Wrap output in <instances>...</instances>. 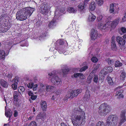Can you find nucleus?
Instances as JSON below:
<instances>
[{
	"mask_svg": "<svg viewBox=\"0 0 126 126\" xmlns=\"http://www.w3.org/2000/svg\"><path fill=\"white\" fill-rule=\"evenodd\" d=\"M72 113L74 116L72 122L74 126H80L85 123V114L81 109L75 108L73 111Z\"/></svg>",
	"mask_w": 126,
	"mask_h": 126,
	"instance_id": "nucleus-1",
	"label": "nucleus"
},
{
	"mask_svg": "<svg viewBox=\"0 0 126 126\" xmlns=\"http://www.w3.org/2000/svg\"><path fill=\"white\" fill-rule=\"evenodd\" d=\"M35 10L34 8L27 7L23 8L18 11L16 15L17 19L20 21H23L29 18Z\"/></svg>",
	"mask_w": 126,
	"mask_h": 126,
	"instance_id": "nucleus-2",
	"label": "nucleus"
},
{
	"mask_svg": "<svg viewBox=\"0 0 126 126\" xmlns=\"http://www.w3.org/2000/svg\"><path fill=\"white\" fill-rule=\"evenodd\" d=\"M98 112L101 115L105 116L111 109L110 106L106 103L102 104L98 108Z\"/></svg>",
	"mask_w": 126,
	"mask_h": 126,
	"instance_id": "nucleus-3",
	"label": "nucleus"
},
{
	"mask_svg": "<svg viewBox=\"0 0 126 126\" xmlns=\"http://www.w3.org/2000/svg\"><path fill=\"white\" fill-rule=\"evenodd\" d=\"M49 77L51 78L52 83L55 85H60L62 83L61 80L57 75L52 72L48 74Z\"/></svg>",
	"mask_w": 126,
	"mask_h": 126,
	"instance_id": "nucleus-4",
	"label": "nucleus"
},
{
	"mask_svg": "<svg viewBox=\"0 0 126 126\" xmlns=\"http://www.w3.org/2000/svg\"><path fill=\"white\" fill-rule=\"evenodd\" d=\"M118 118L114 115H110L106 120V126H115L117 123Z\"/></svg>",
	"mask_w": 126,
	"mask_h": 126,
	"instance_id": "nucleus-5",
	"label": "nucleus"
},
{
	"mask_svg": "<svg viewBox=\"0 0 126 126\" xmlns=\"http://www.w3.org/2000/svg\"><path fill=\"white\" fill-rule=\"evenodd\" d=\"M40 13L42 14L46 15L48 13L50 8L49 5L46 3L42 4L40 5Z\"/></svg>",
	"mask_w": 126,
	"mask_h": 126,
	"instance_id": "nucleus-6",
	"label": "nucleus"
},
{
	"mask_svg": "<svg viewBox=\"0 0 126 126\" xmlns=\"http://www.w3.org/2000/svg\"><path fill=\"white\" fill-rule=\"evenodd\" d=\"M27 86L29 88L31 89L33 87V91L36 90L37 89V84L34 85V83L31 80H29L28 79H27Z\"/></svg>",
	"mask_w": 126,
	"mask_h": 126,
	"instance_id": "nucleus-7",
	"label": "nucleus"
},
{
	"mask_svg": "<svg viewBox=\"0 0 126 126\" xmlns=\"http://www.w3.org/2000/svg\"><path fill=\"white\" fill-rule=\"evenodd\" d=\"M47 117V115L46 112H41L37 115L36 121H39L40 119H41L42 120H44Z\"/></svg>",
	"mask_w": 126,
	"mask_h": 126,
	"instance_id": "nucleus-8",
	"label": "nucleus"
},
{
	"mask_svg": "<svg viewBox=\"0 0 126 126\" xmlns=\"http://www.w3.org/2000/svg\"><path fill=\"white\" fill-rule=\"evenodd\" d=\"M91 37L92 40H94L96 39L98 36V33L97 30L94 29L91 30Z\"/></svg>",
	"mask_w": 126,
	"mask_h": 126,
	"instance_id": "nucleus-9",
	"label": "nucleus"
},
{
	"mask_svg": "<svg viewBox=\"0 0 126 126\" xmlns=\"http://www.w3.org/2000/svg\"><path fill=\"white\" fill-rule=\"evenodd\" d=\"M1 21H0V32H6L9 29V28L6 26L4 23H1Z\"/></svg>",
	"mask_w": 126,
	"mask_h": 126,
	"instance_id": "nucleus-10",
	"label": "nucleus"
},
{
	"mask_svg": "<svg viewBox=\"0 0 126 126\" xmlns=\"http://www.w3.org/2000/svg\"><path fill=\"white\" fill-rule=\"evenodd\" d=\"M13 94L14 101L16 102H18L19 100L18 98V96H19L20 94H21L20 91H19V90H18L17 91H14L13 93Z\"/></svg>",
	"mask_w": 126,
	"mask_h": 126,
	"instance_id": "nucleus-11",
	"label": "nucleus"
},
{
	"mask_svg": "<svg viewBox=\"0 0 126 126\" xmlns=\"http://www.w3.org/2000/svg\"><path fill=\"white\" fill-rule=\"evenodd\" d=\"M125 112L124 110H122L121 114L120 121L119 123L120 125H121L126 121V117L125 116Z\"/></svg>",
	"mask_w": 126,
	"mask_h": 126,
	"instance_id": "nucleus-12",
	"label": "nucleus"
},
{
	"mask_svg": "<svg viewBox=\"0 0 126 126\" xmlns=\"http://www.w3.org/2000/svg\"><path fill=\"white\" fill-rule=\"evenodd\" d=\"M57 20L56 19L54 18L49 23L48 26L49 28L53 29L56 26L57 22Z\"/></svg>",
	"mask_w": 126,
	"mask_h": 126,
	"instance_id": "nucleus-13",
	"label": "nucleus"
},
{
	"mask_svg": "<svg viewBox=\"0 0 126 126\" xmlns=\"http://www.w3.org/2000/svg\"><path fill=\"white\" fill-rule=\"evenodd\" d=\"M113 70V69L111 66H108L105 67L103 69V72L105 74H107L111 72Z\"/></svg>",
	"mask_w": 126,
	"mask_h": 126,
	"instance_id": "nucleus-14",
	"label": "nucleus"
},
{
	"mask_svg": "<svg viewBox=\"0 0 126 126\" xmlns=\"http://www.w3.org/2000/svg\"><path fill=\"white\" fill-rule=\"evenodd\" d=\"M117 41L120 45H124L126 42L125 40L122 37L120 36H117L116 39Z\"/></svg>",
	"mask_w": 126,
	"mask_h": 126,
	"instance_id": "nucleus-15",
	"label": "nucleus"
},
{
	"mask_svg": "<svg viewBox=\"0 0 126 126\" xmlns=\"http://www.w3.org/2000/svg\"><path fill=\"white\" fill-rule=\"evenodd\" d=\"M74 93L73 91H72L71 92L68 91V92L64 100H66L69 98H72L75 97V96H74Z\"/></svg>",
	"mask_w": 126,
	"mask_h": 126,
	"instance_id": "nucleus-16",
	"label": "nucleus"
},
{
	"mask_svg": "<svg viewBox=\"0 0 126 126\" xmlns=\"http://www.w3.org/2000/svg\"><path fill=\"white\" fill-rule=\"evenodd\" d=\"M41 107L42 110L43 111H45L46 110L47 108V104L46 102L45 101L42 100L41 101Z\"/></svg>",
	"mask_w": 126,
	"mask_h": 126,
	"instance_id": "nucleus-17",
	"label": "nucleus"
},
{
	"mask_svg": "<svg viewBox=\"0 0 126 126\" xmlns=\"http://www.w3.org/2000/svg\"><path fill=\"white\" fill-rule=\"evenodd\" d=\"M120 18H118L112 22L110 23L111 27H116L120 21Z\"/></svg>",
	"mask_w": 126,
	"mask_h": 126,
	"instance_id": "nucleus-18",
	"label": "nucleus"
},
{
	"mask_svg": "<svg viewBox=\"0 0 126 126\" xmlns=\"http://www.w3.org/2000/svg\"><path fill=\"white\" fill-rule=\"evenodd\" d=\"M86 6V5L83 3H81L79 4L78 5V10L79 11H84L85 10V7Z\"/></svg>",
	"mask_w": 126,
	"mask_h": 126,
	"instance_id": "nucleus-19",
	"label": "nucleus"
},
{
	"mask_svg": "<svg viewBox=\"0 0 126 126\" xmlns=\"http://www.w3.org/2000/svg\"><path fill=\"white\" fill-rule=\"evenodd\" d=\"M0 83L1 85L4 87L6 88L8 86V84L7 82L3 79H0Z\"/></svg>",
	"mask_w": 126,
	"mask_h": 126,
	"instance_id": "nucleus-20",
	"label": "nucleus"
},
{
	"mask_svg": "<svg viewBox=\"0 0 126 126\" xmlns=\"http://www.w3.org/2000/svg\"><path fill=\"white\" fill-rule=\"evenodd\" d=\"M96 18V16L94 14L91 13L89 15L88 19L89 21L92 22Z\"/></svg>",
	"mask_w": 126,
	"mask_h": 126,
	"instance_id": "nucleus-21",
	"label": "nucleus"
},
{
	"mask_svg": "<svg viewBox=\"0 0 126 126\" xmlns=\"http://www.w3.org/2000/svg\"><path fill=\"white\" fill-rule=\"evenodd\" d=\"M6 107H5V115L7 117L10 118L12 114V111L10 109H9L8 111H7L6 110Z\"/></svg>",
	"mask_w": 126,
	"mask_h": 126,
	"instance_id": "nucleus-22",
	"label": "nucleus"
},
{
	"mask_svg": "<svg viewBox=\"0 0 126 126\" xmlns=\"http://www.w3.org/2000/svg\"><path fill=\"white\" fill-rule=\"evenodd\" d=\"M121 75L120 76L121 80H124L126 77V73L124 71H121L120 72Z\"/></svg>",
	"mask_w": 126,
	"mask_h": 126,
	"instance_id": "nucleus-23",
	"label": "nucleus"
},
{
	"mask_svg": "<svg viewBox=\"0 0 126 126\" xmlns=\"http://www.w3.org/2000/svg\"><path fill=\"white\" fill-rule=\"evenodd\" d=\"M6 54L5 51L2 50H0V59H4L5 58V56L7 55V54L5 55Z\"/></svg>",
	"mask_w": 126,
	"mask_h": 126,
	"instance_id": "nucleus-24",
	"label": "nucleus"
},
{
	"mask_svg": "<svg viewBox=\"0 0 126 126\" xmlns=\"http://www.w3.org/2000/svg\"><path fill=\"white\" fill-rule=\"evenodd\" d=\"M61 13L60 12V11L58 10H56L55 13L54 18L57 20L59 17L61 15Z\"/></svg>",
	"mask_w": 126,
	"mask_h": 126,
	"instance_id": "nucleus-25",
	"label": "nucleus"
},
{
	"mask_svg": "<svg viewBox=\"0 0 126 126\" xmlns=\"http://www.w3.org/2000/svg\"><path fill=\"white\" fill-rule=\"evenodd\" d=\"M106 60L107 61L108 64L110 66H112L114 63L115 60H114L108 58L106 59Z\"/></svg>",
	"mask_w": 126,
	"mask_h": 126,
	"instance_id": "nucleus-26",
	"label": "nucleus"
},
{
	"mask_svg": "<svg viewBox=\"0 0 126 126\" xmlns=\"http://www.w3.org/2000/svg\"><path fill=\"white\" fill-rule=\"evenodd\" d=\"M95 2L93 1L91 2L89 6V9L91 11H94L95 8Z\"/></svg>",
	"mask_w": 126,
	"mask_h": 126,
	"instance_id": "nucleus-27",
	"label": "nucleus"
},
{
	"mask_svg": "<svg viewBox=\"0 0 126 126\" xmlns=\"http://www.w3.org/2000/svg\"><path fill=\"white\" fill-rule=\"evenodd\" d=\"M116 7L113 3L111 4L110 6V13H113L115 10Z\"/></svg>",
	"mask_w": 126,
	"mask_h": 126,
	"instance_id": "nucleus-28",
	"label": "nucleus"
},
{
	"mask_svg": "<svg viewBox=\"0 0 126 126\" xmlns=\"http://www.w3.org/2000/svg\"><path fill=\"white\" fill-rule=\"evenodd\" d=\"M82 91V90L80 89L73 91L74 96L75 97L77 96Z\"/></svg>",
	"mask_w": 126,
	"mask_h": 126,
	"instance_id": "nucleus-29",
	"label": "nucleus"
},
{
	"mask_svg": "<svg viewBox=\"0 0 126 126\" xmlns=\"http://www.w3.org/2000/svg\"><path fill=\"white\" fill-rule=\"evenodd\" d=\"M67 11L69 13H75L77 11L76 9H75L72 7H68V8Z\"/></svg>",
	"mask_w": 126,
	"mask_h": 126,
	"instance_id": "nucleus-30",
	"label": "nucleus"
},
{
	"mask_svg": "<svg viewBox=\"0 0 126 126\" xmlns=\"http://www.w3.org/2000/svg\"><path fill=\"white\" fill-rule=\"evenodd\" d=\"M123 90H119V91H117L116 93L115 96L119 95V97L123 98V95L122 94V93L123 92Z\"/></svg>",
	"mask_w": 126,
	"mask_h": 126,
	"instance_id": "nucleus-31",
	"label": "nucleus"
},
{
	"mask_svg": "<svg viewBox=\"0 0 126 126\" xmlns=\"http://www.w3.org/2000/svg\"><path fill=\"white\" fill-rule=\"evenodd\" d=\"M54 88V87L51 85H47L46 86V90L47 92H51Z\"/></svg>",
	"mask_w": 126,
	"mask_h": 126,
	"instance_id": "nucleus-32",
	"label": "nucleus"
},
{
	"mask_svg": "<svg viewBox=\"0 0 126 126\" xmlns=\"http://www.w3.org/2000/svg\"><path fill=\"white\" fill-rule=\"evenodd\" d=\"M69 71V69L67 67H66V68L63 69L62 70V72L63 73V77L65 76V75L68 73V72Z\"/></svg>",
	"mask_w": 126,
	"mask_h": 126,
	"instance_id": "nucleus-33",
	"label": "nucleus"
},
{
	"mask_svg": "<svg viewBox=\"0 0 126 126\" xmlns=\"http://www.w3.org/2000/svg\"><path fill=\"white\" fill-rule=\"evenodd\" d=\"M122 63L118 61H116L114 65L115 67H120L122 65Z\"/></svg>",
	"mask_w": 126,
	"mask_h": 126,
	"instance_id": "nucleus-34",
	"label": "nucleus"
},
{
	"mask_svg": "<svg viewBox=\"0 0 126 126\" xmlns=\"http://www.w3.org/2000/svg\"><path fill=\"white\" fill-rule=\"evenodd\" d=\"M126 32V29L125 28L123 27L121 28L120 30L119 31V33L122 35L125 34Z\"/></svg>",
	"mask_w": 126,
	"mask_h": 126,
	"instance_id": "nucleus-35",
	"label": "nucleus"
},
{
	"mask_svg": "<svg viewBox=\"0 0 126 126\" xmlns=\"http://www.w3.org/2000/svg\"><path fill=\"white\" fill-rule=\"evenodd\" d=\"M74 76L75 78H77L79 77L81 79L83 78V74L81 73H75L74 75Z\"/></svg>",
	"mask_w": 126,
	"mask_h": 126,
	"instance_id": "nucleus-36",
	"label": "nucleus"
},
{
	"mask_svg": "<svg viewBox=\"0 0 126 126\" xmlns=\"http://www.w3.org/2000/svg\"><path fill=\"white\" fill-rule=\"evenodd\" d=\"M46 32H42V34L41 35L39 39L41 40L43 39L44 37L46 36Z\"/></svg>",
	"mask_w": 126,
	"mask_h": 126,
	"instance_id": "nucleus-37",
	"label": "nucleus"
},
{
	"mask_svg": "<svg viewBox=\"0 0 126 126\" xmlns=\"http://www.w3.org/2000/svg\"><path fill=\"white\" fill-rule=\"evenodd\" d=\"M110 23L109 22H107L105 24H104V30L105 29L108 30L111 26Z\"/></svg>",
	"mask_w": 126,
	"mask_h": 126,
	"instance_id": "nucleus-38",
	"label": "nucleus"
},
{
	"mask_svg": "<svg viewBox=\"0 0 126 126\" xmlns=\"http://www.w3.org/2000/svg\"><path fill=\"white\" fill-rule=\"evenodd\" d=\"M96 3L99 6H100L103 3V0H95Z\"/></svg>",
	"mask_w": 126,
	"mask_h": 126,
	"instance_id": "nucleus-39",
	"label": "nucleus"
},
{
	"mask_svg": "<svg viewBox=\"0 0 126 126\" xmlns=\"http://www.w3.org/2000/svg\"><path fill=\"white\" fill-rule=\"evenodd\" d=\"M95 126H105V123L102 121H99L96 124Z\"/></svg>",
	"mask_w": 126,
	"mask_h": 126,
	"instance_id": "nucleus-40",
	"label": "nucleus"
},
{
	"mask_svg": "<svg viewBox=\"0 0 126 126\" xmlns=\"http://www.w3.org/2000/svg\"><path fill=\"white\" fill-rule=\"evenodd\" d=\"M111 47L112 49L114 51H116L117 49V47L115 43H111Z\"/></svg>",
	"mask_w": 126,
	"mask_h": 126,
	"instance_id": "nucleus-41",
	"label": "nucleus"
},
{
	"mask_svg": "<svg viewBox=\"0 0 126 126\" xmlns=\"http://www.w3.org/2000/svg\"><path fill=\"white\" fill-rule=\"evenodd\" d=\"M57 50L58 51V52L60 54L62 53H63L64 52L63 49L62 47H60V46L59 47L57 48Z\"/></svg>",
	"mask_w": 126,
	"mask_h": 126,
	"instance_id": "nucleus-42",
	"label": "nucleus"
},
{
	"mask_svg": "<svg viewBox=\"0 0 126 126\" xmlns=\"http://www.w3.org/2000/svg\"><path fill=\"white\" fill-rule=\"evenodd\" d=\"M104 24L101 22H100L99 24H98V28L99 29L104 30Z\"/></svg>",
	"mask_w": 126,
	"mask_h": 126,
	"instance_id": "nucleus-43",
	"label": "nucleus"
},
{
	"mask_svg": "<svg viewBox=\"0 0 126 126\" xmlns=\"http://www.w3.org/2000/svg\"><path fill=\"white\" fill-rule=\"evenodd\" d=\"M92 61L94 63H96L97 62L98 59L95 56H93L91 59Z\"/></svg>",
	"mask_w": 126,
	"mask_h": 126,
	"instance_id": "nucleus-44",
	"label": "nucleus"
},
{
	"mask_svg": "<svg viewBox=\"0 0 126 126\" xmlns=\"http://www.w3.org/2000/svg\"><path fill=\"white\" fill-rule=\"evenodd\" d=\"M36 122H35L34 121H32L29 125L28 126H36Z\"/></svg>",
	"mask_w": 126,
	"mask_h": 126,
	"instance_id": "nucleus-45",
	"label": "nucleus"
},
{
	"mask_svg": "<svg viewBox=\"0 0 126 126\" xmlns=\"http://www.w3.org/2000/svg\"><path fill=\"white\" fill-rule=\"evenodd\" d=\"M18 90H19V91H20V92L22 94L24 91L25 88L23 87L22 86H21L19 87Z\"/></svg>",
	"mask_w": 126,
	"mask_h": 126,
	"instance_id": "nucleus-46",
	"label": "nucleus"
},
{
	"mask_svg": "<svg viewBox=\"0 0 126 126\" xmlns=\"http://www.w3.org/2000/svg\"><path fill=\"white\" fill-rule=\"evenodd\" d=\"M88 67L87 66H85L81 68L79 70V72H82L83 71H84L86 69H87Z\"/></svg>",
	"mask_w": 126,
	"mask_h": 126,
	"instance_id": "nucleus-47",
	"label": "nucleus"
},
{
	"mask_svg": "<svg viewBox=\"0 0 126 126\" xmlns=\"http://www.w3.org/2000/svg\"><path fill=\"white\" fill-rule=\"evenodd\" d=\"M98 76L96 75H94V81L96 83L97 82V80L98 79Z\"/></svg>",
	"mask_w": 126,
	"mask_h": 126,
	"instance_id": "nucleus-48",
	"label": "nucleus"
},
{
	"mask_svg": "<svg viewBox=\"0 0 126 126\" xmlns=\"http://www.w3.org/2000/svg\"><path fill=\"white\" fill-rule=\"evenodd\" d=\"M92 77L90 75H89L87 79V82L88 83H91V80H92Z\"/></svg>",
	"mask_w": 126,
	"mask_h": 126,
	"instance_id": "nucleus-49",
	"label": "nucleus"
},
{
	"mask_svg": "<svg viewBox=\"0 0 126 126\" xmlns=\"http://www.w3.org/2000/svg\"><path fill=\"white\" fill-rule=\"evenodd\" d=\"M15 82H16L15 81ZM16 83H14L12 85V88L13 89L16 90L17 88V82H16Z\"/></svg>",
	"mask_w": 126,
	"mask_h": 126,
	"instance_id": "nucleus-50",
	"label": "nucleus"
},
{
	"mask_svg": "<svg viewBox=\"0 0 126 126\" xmlns=\"http://www.w3.org/2000/svg\"><path fill=\"white\" fill-rule=\"evenodd\" d=\"M57 43H59L60 45H62L64 44V43L63 40L60 39L57 41L56 42Z\"/></svg>",
	"mask_w": 126,
	"mask_h": 126,
	"instance_id": "nucleus-51",
	"label": "nucleus"
},
{
	"mask_svg": "<svg viewBox=\"0 0 126 126\" xmlns=\"http://www.w3.org/2000/svg\"><path fill=\"white\" fill-rule=\"evenodd\" d=\"M107 79L109 81V83L110 82V84H112L113 82H112V80L111 78L110 77H108Z\"/></svg>",
	"mask_w": 126,
	"mask_h": 126,
	"instance_id": "nucleus-52",
	"label": "nucleus"
},
{
	"mask_svg": "<svg viewBox=\"0 0 126 126\" xmlns=\"http://www.w3.org/2000/svg\"><path fill=\"white\" fill-rule=\"evenodd\" d=\"M23 44L21 45L22 46H27L28 45V44L27 41H23Z\"/></svg>",
	"mask_w": 126,
	"mask_h": 126,
	"instance_id": "nucleus-53",
	"label": "nucleus"
},
{
	"mask_svg": "<svg viewBox=\"0 0 126 126\" xmlns=\"http://www.w3.org/2000/svg\"><path fill=\"white\" fill-rule=\"evenodd\" d=\"M90 96L89 94L88 93H86L84 95V97L86 99H89Z\"/></svg>",
	"mask_w": 126,
	"mask_h": 126,
	"instance_id": "nucleus-54",
	"label": "nucleus"
},
{
	"mask_svg": "<svg viewBox=\"0 0 126 126\" xmlns=\"http://www.w3.org/2000/svg\"><path fill=\"white\" fill-rule=\"evenodd\" d=\"M100 64H98L96 65V67L94 68L93 71H94L97 70L99 68Z\"/></svg>",
	"mask_w": 126,
	"mask_h": 126,
	"instance_id": "nucleus-55",
	"label": "nucleus"
},
{
	"mask_svg": "<svg viewBox=\"0 0 126 126\" xmlns=\"http://www.w3.org/2000/svg\"><path fill=\"white\" fill-rule=\"evenodd\" d=\"M102 18V15H100L97 17V20L98 21H100L101 20Z\"/></svg>",
	"mask_w": 126,
	"mask_h": 126,
	"instance_id": "nucleus-56",
	"label": "nucleus"
},
{
	"mask_svg": "<svg viewBox=\"0 0 126 126\" xmlns=\"http://www.w3.org/2000/svg\"><path fill=\"white\" fill-rule=\"evenodd\" d=\"M111 43H115V37L114 36H113L111 38Z\"/></svg>",
	"mask_w": 126,
	"mask_h": 126,
	"instance_id": "nucleus-57",
	"label": "nucleus"
},
{
	"mask_svg": "<svg viewBox=\"0 0 126 126\" xmlns=\"http://www.w3.org/2000/svg\"><path fill=\"white\" fill-rule=\"evenodd\" d=\"M65 10V8L63 7L60 10V12L61 13H63Z\"/></svg>",
	"mask_w": 126,
	"mask_h": 126,
	"instance_id": "nucleus-58",
	"label": "nucleus"
},
{
	"mask_svg": "<svg viewBox=\"0 0 126 126\" xmlns=\"http://www.w3.org/2000/svg\"><path fill=\"white\" fill-rule=\"evenodd\" d=\"M36 96L32 95L31 96V98L33 100H35L36 98Z\"/></svg>",
	"mask_w": 126,
	"mask_h": 126,
	"instance_id": "nucleus-59",
	"label": "nucleus"
},
{
	"mask_svg": "<svg viewBox=\"0 0 126 126\" xmlns=\"http://www.w3.org/2000/svg\"><path fill=\"white\" fill-rule=\"evenodd\" d=\"M18 113L16 110H15L14 111V115L15 117H16Z\"/></svg>",
	"mask_w": 126,
	"mask_h": 126,
	"instance_id": "nucleus-60",
	"label": "nucleus"
},
{
	"mask_svg": "<svg viewBox=\"0 0 126 126\" xmlns=\"http://www.w3.org/2000/svg\"><path fill=\"white\" fill-rule=\"evenodd\" d=\"M122 19L124 21H126V13H125L124 16L122 18Z\"/></svg>",
	"mask_w": 126,
	"mask_h": 126,
	"instance_id": "nucleus-61",
	"label": "nucleus"
},
{
	"mask_svg": "<svg viewBox=\"0 0 126 126\" xmlns=\"http://www.w3.org/2000/svg\"><path fill=\"white\" fill-rule=\"evenodd\" d=\"M7 77L9 78H11L12 77V75L9 73H8L7 75Z\"/></svg>",
	"mask_w": 126,
	"mask_h": 126,
	"instance_id": "nucleus-62",
	"label": "nucleus"
},
{
	"mask_svg": "<svg viewBox=\"0 0 126 126\" xmlns=\"http://www.w3.org/2000/svg\"><path fill=\"white\" fill-rule=\"evenodd\" d=\"M28 94L29 96H31L33 94L31 91H29L28 92Z\"/></svg>",
	"mask_w": 126,
	"mask_h": 126,
	"instance_id": "nucleus-63",
	"label": "nucleus"
},
{
	"mask_svg": "<svg viewBox=\"0 0 126 126\" xmlns=\"http://www.w3.org/2000/svg\"><path fill=\"white\" fill-rule=\"evenodd\" d=\"M61 126H67V125L64 123H62L61 124Z\"/></svg>",
	"mask_w": 126,
	"mask_h": 126,
	"instance_id": "nucleus-64",
	"label": "nucleus"
}]
</instances>
